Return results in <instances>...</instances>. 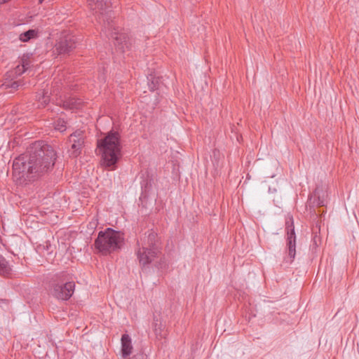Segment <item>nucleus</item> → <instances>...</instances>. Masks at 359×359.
I'll use <instances>...</instances> for the list:
<instances>
[{
  "mask_svg": "<svg viewBox=\"0 0 359 359\" xmlns=\"http://www.w3.org/2000/svg\"><path fill=\"white\" fill-rule=\"evenodd\" d=\"M56 158L52 146L43 141L35 142L29 147L27 154L13 161V175L23 182L34 180L53 170Z\"/></svg>",
  "mask_w": 359,
  "mask_h": 359,
  "instance_id": "obj_1",
  "label": "nucleus"
},
{
  "mask_svg": "<svg viewBox=\"0 0 359 359\" xmlns=\"http://www.w3.org/2000/svg\"><path fill=\"white\" fill-rule=\"evenodd\" d=\"M90 10L97 15L99 22L104 24V29L107 36L113 40L114 46L121 52L125 51V47L128 48L126 36L123 33H119L114 27L112 11L109 10L110 2L109 0H87Z\"/></svg>",
  "mask_w": 359,
  "mask_h": 359,
  "instance_id": "obj_2",
  "label": "nucleus"
},
{
  "mask_svg": "<svg viewBox=\"0 0 359 359\" xmlns=\"http://www.w3.org/2000/svg\"><path fill=\"white\" fill-rule=\"evenodd\" d=\"M121 135L117 131L111 130L102 139L97 140V149L101 156L100 163L102 167L114 170L121 159Z\"/></svg>",
  "mask_w": 359,
  "mask_h": 359,
  "instance_id": "obj_3",
  "label": "nucleus"
},
{
  "mask_svg": "<svg viewBox=\"0 0 359 359\" xmlns=\"http://www.w3.org/2000/svg\"><path fill=\"white\" fill-rule=\"evenodd\" d=\"M137 245L135 253L140 265L144 266L160 259L156 266L160 269L165 267L166 264L164 259L160 257L161 250L158 245V237L154 231L152 230L147 231L140 240H137Z\"/></svg>",
  "mask_w": 359,
  "mask_h": 359,
  "instance_id": "obj_4",
  "label": "nucleus"
},
{
  "mask_svg": "<svg viewBox=\"0 0 359 359\" xmlns=\"http://www.w3.org/2000/svg\"><path fill=\"white\" fill-rule=\"evenodd\" d=\"M123 241V233L111 228H107L105 231L98 233L95 241V246L99 252L106 255L120 250Z\"/></svg>",
  "mask_w": 359,
  "mask_h": 359,
  "instance_id": "obj_5",
  "label": "nucleus"
},
{
  "mask_svg": "<svg viewBox=\"0 0 359 359\" xmlns=\"http://www.w3.org/2000/svg\"><path fill=\"white\" fill-rule=\"evenodd\" d=\"M50 293L55 298L66 301L74 294L75 283L70 281L65 272L55 274L50 284Z\"/></svg>",
  "mask_w": 359,
  "mask_h": 359,
  "instance_id": "obj_6",
  "label": "nucleus"
},
{
  "mask_svg": "<svg viewBox=\"0 0 359 359\" xmlns=\"http://www.w3.org/2000/svg\"><path fill=\"white\" fill-rule=\"evenodd\" d=\"M285 231H286V248L287 250L288 257L290 258V263H292L295 258L296 255V234L294 231V226L293 218L292 217L287 219L285 222Z\"/></svg>",
  "mask_w": 359,
  "mask_h": 359,
  "instance_id": "obj_7",
  "label": "nucleus"
},
{
  "mask_svg": "<svg viewBox=\"0 0 359 359\" xmlns=\"http://www.w3.org/2000/svg\"><path fill=\"white\" fill-rule=\"evenodd\" d=\"M76 38L73 35L62 36L55 44L54 53L61 57L69 55L76 48Z\"/></svg>",
  "mask_w": 359,
  "mask_h": 359,
  "instance_id": "obj_8",
  "label": "nucleus"
},
{
  "mask_svg": "<svg viewBox=\"0 0 359 359\" xmlns=\"http://www.w3.org/2000/svg\"><path fill=\"white\" fill-rule=\"evenodd\" d=\"M69 142L71 144V149L69 150V156L76 158L81 153L84 145V135L81 130H76L70 135Z\"/></svg>",
  "mask_w": 359,
  "mask_h": 359,
  "instance_id": "obj_9",
  "label": "nucleus"
},
{
  "mask_svg": "<svg viewBox=\"0 0 359 359\" xmlns=\"http://www.w3.org/2000/svg\"><path fill=\"white\" fill-rule=\"evenodd\" d=\"M133 346L131 339L127 334H124L121 337V353L123 358H126L132 353Z\"/></svg>",
  "mask_w": 359,
  "mask_h": 359,
  "instance_id": "obj_10",
  "label": "nucleus"
},
{
  "mask_svg": "<svg viewBox=\"0 0 359 359\" xmlns=\"http://www.w3.org/2000/svg\"><path fill=\"white\" fill-rule=\"evenodd\" d=\"M147 78L148 86L151 91L158 90L162 84V77L157 75L155 72L150 73Z\"/></svg>",
  "mask_w": 359,
  "mask_h": 359,
  "instance_id": "obj_11",
  "label": "nucleus"
},
{
  "mask_svg": "<svg viewBox=\"0 0 359 359\" xmlns=\"http://www.w3.org/2000/svg\"><path fill=\"white\" fill-rule=\"evenodd\" d=\"M62 105L65 109L71 110L77 109L82 104L81 100L74 97H69L62 100Z\"/></svg>",
  "mask_w": 359,
  "mask_h": 359,
  "instance_id": "obj_12",
  "label": "nucleus"
},
{
  "mask_svg": "<svg viewBox=\"0 0 359 359\" xmlns=\"http://www.w3.org/2000/svg\"><path fill=\"white\" fill-rule=\"evenodd\" d=\"M12 273V268L8 262L0 255V275L4 277H10Z\"/></svg>",
  "mask_w": 359,
  "mask_h": 359,
  "instance_id": "obj_13",
  "label": "nucleus"
},
{
  "mask_svg": "<svg viewBox=\"0 0 359 359\" xmlns=\"http://www.w3.org/2000/svg\"><path fill=\"white\" fill-rule=\"evenodd\" d=\"M310 202L314 205L322 207L325 205V200L323 195H320V191L318 189H316L313 195L310 198Z\"/></svg>",
  "mask_w": 359,
  "mask_h": 359,
  "instance_id": "obj_14",
  "label": "nucleus"
},
{
  "mask_svg": "<svg viewBox=\"0 0 359 359\" xmlns=\"http://www.w3.org/2000/svg\"><path fill=\"white\" fill-rule=\"evenodd\" d=\"M154 323V333L156 337L158 339H165L167 336V330H165V327L163 326L161 323L158 324L157 320H155Z\"/></svg>",
  "mask_w": 359,
  "mask_h": 359,
  "instance_id": "obj_15",
  "label": "nucleus"
},
{
  "mask_svg": "<svg viewBox=\"0 0 359 359\" xmlns=\"http://www.w3.org/2000/svg\"><path fill=\"white\" fill-rule=\"evenodd\" d=\"M37 36V32L35 29H29L20 35V40L23 42H27L30 39Z\"/></svg>",
  "mask_w": 359,
  "mask_h": 359,
  "instance_id": "obj_16",
  "label": "nucleus"
},
{
  "mask_svg": "<svg viewBox=\"0 0 359 359\" xmlns=\"http://www.w3.org/2000/svg\"><path fill=\"white\" fill-rule=\"evenodd\" d=\"M23 85H24V83L21 80H19V81H5L3 83L2 87L4 89L11 88L13 90H16L18 89V88L20 86H22Z\"/></svg>",
  "mask_w": 359,
  "mask_h": 359,
  "instance_id": "obj_17",
  "label": "nucleus"
},
{
  "mask_svg": "<svg viewBox=\"0 0 359 359\" xmlns=\"http://www.w3.org/2000/svg\"><path fill=\"white\" fill-rule=\"evenodd\" d=\"M48 92H43L38 97L39 107H45L50 102L49 95Z\"/></svg>",
  "mask_w": 359,
  "mask_h": 359,
  "instance_id": "obj_18",
  "label": "nucleus"
},
{
  "mask_svg": "<svg viewBox=\"0 0 359 359\" xmlns=\"http://www.w3.org/2000/svg\"><path fill=\"white\" fill-rule=\"evenodd\" d=\"M55 129L60 132H63L66 130V121L63 119H58L54 123Z\"/></svg>",
  "mask_w": 359,
  "mask_h": 359,
  "instance_id": "obj_19",
  "label": "nucleus"
},
{
  "mask_svg": "<svg viewBox=\"0 0 359 359\" xmlns=\"http://www.w3.org/2000/svg\"><path fill=\"white\" fill-rule=\"evenodd\" d=\"M22 65L23 68V72H25V70L27 69L29 67V62L28 59L25 58V56L22 59Z\"/></svg>",
  "mask_w": 359,
  "mask_h": 359,
  "instance_id": "obj_20",
  "label": "nucleus"
},
{
  "mask_svg": "<svg viewBox=\"0 0 359 359\" xmlns=\"http://www.w3.org/2000/svg\"><path fill=\"white\" fill-rule=\"evenodd\" d=\"M148 184H149V183H148V182L144 181V180H143V181L141 182V187H142V189L144 188V191H147Z\"/></svg>",
  "mask_w": 359,
  "mask_h": 359,
  "instance_id": "obj_21",
  "label": "nucleus"
}]
</instances>
